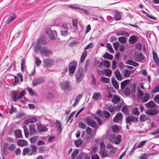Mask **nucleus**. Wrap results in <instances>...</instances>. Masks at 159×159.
Instances as JSON below:
<instances>
[{
	"instance_id": "64",
	"label": "nucleus",
	"mask_w": 159,
	"mask_h": 159,
	"mask_svg": "<svg viewBox=\"0 0 159 159\" xmlns=\"http://www.w3.org/2000/svg\"><path fill=\"white\" fill-rule=\"evenodd\" d=\"M154 100L156 102L159 104V95H156L154 98Z\"/></svg>"
},
{
	"instance_id": "23",
	"label": "nucleus",
	"mask_w": 159,
	"mask_h": 159,
	"mask_svg": "<svg viewBox=\"0 0 159 159\" xmlns=\"http://www.w3.org/2000/svg\"><path fill=\"white\" fill-rule=\"evenodd\" d=\"M111 83L116 89H117L119 88V86L118 84L119 83L116 80L114 77L111 78Z\"/></svg>"
},
{
	"instance_id": "29",
	"label": "nucleus",
	"mask_w": 159,
	"mask_h": 159,
	"mask_svg": "<svg viewBox=\"0 0 159 159\" xmlns=\"http://www.w3.org/2000/svg\"><path fill=\"white\" fill-rule=\"evenodd\" d=\"M87 54V51H84L82 53L81 58H80V62L81 63L83 62L85 59Z\"/></svg>"
},
{
	"instance_id": "26",
	"label": "nucleus",
	"mask_w": 159,
	"mask_h": 159,
	"mask_svg": "<svg viewBox=\"0 0 159 159\" xmlns=\"http://www.w3.org/2000/svg\"><path fill=\"white\" fill-rule=\"evenodd\" d=\"M129 80H125L121 83L120 87L122 89H124L125 87L129 84Z\"/></svg>"
},
{
	"instance_id": "54",
	"label": "nucleus",
	"mask_w": 159,
	"mask_h": 159,
	"mask_svg": "<svg viewBox=\"0 0 159 159\" xmlns=\"http://www.w3.org/2000/svg\"><path fill=\"white\" fill-rule=\"evenodd\" d=\"M79 127L83 129H84L86 128V125L83 122L80 121L79 122Z\"/></svg>"
},
{
	"instance_id": "35",
	"label": "nucleus",
	"mask_w": 159,
	"mask_h": 159,
	"mask_svg": "<svg viewBox=\"0 0 159 159\" xmlns=\"http://www.w3.org/2000/svg\"><path fill=\"white\" fill-rule=\"evenodd\" d=\"M148 117L144 114L141 115L140 116V120L141 121H145L148 120Z\"/></svg>"
},
{
	"instance_id": "62",
	"label": "nucleus",
	"mask_w": 159,
	"mask_h": 159,
	"mask_svg": "<svg viewBox=\"0 0 159 159\" xmlns=\"http://www.w3.org/2000/svg\"><path fill=\"white\" fill-rule=\"evenodd\" d=\"M119 43L118 42H116L113 43V46L115 49L117 50L118 48Z\"/></svg>"
},
{
	"instance_id": "38",
	"label": "nucleus",
	"mask_w": 159,
	"mask_h": 159,
	"mask_svg": "<svg viewBox=\"0 0 159 159\" xmlns=\"http://www.w3.org/2000/svg\"><path fill=\"white\" fill-rule=\"evenodd\" d=\"M103 57L106 59H108L110 60H111L113 59V56L110 54L106 52L103 56Z\"/></svg>"
},
{
	"instance_id": "33",
	"label": "nucleus",
	"mask_w": 159,
	"mask_h": 159,
	"mask_svg": "<svg viewBox=\"0 0 159 159\" xmlns=\"http://www.w3.org/2000/svg\"><path fill=\"white\" fill-rule=\"evenodd\" d=\"M16 17L17 16L16 14H13L7 20V23L9 24L11 23L16 18Z\"/></svg>"
},
{
	"instance_id": "47",
	"label": "nucleus",
	"mask_w": 159,
	"mask_h": 159,
	"mask_svg": "<svg viewBox=\"0 0 159 159\" xmlns=\"http://www.w3.org/2000/svg\"><path fill=\"white\" fill-rule=\"evenodd\" d=\"M119 41L123 43H125L126 42V39L124 37H120L118 38Z\"/></svg>"
},
{
	"instance_id": "8",
	"label": "nucleus",
	"mask_w": 159,
	"mask_h": 159,
	"mask_svg": "<svg viewBox=\"0 0 159 159\" xmlns=\"http://www.w3.org/2000/svg\"><path fill=\"white\" fill-rule=\"evenodd\" d=\"M46 32L49 36L50 39L52 40H54L55 39V35L57 34V32L55 30L52 31L50 29L48 28L46 30Z\"/></svg>"
},
{
	"instance_id": "18",
	"label": "nucleus",
	"mask_w": 159,
	"mask_h": 159,
	"mask_svg": "<svg viewBox=\"0 0 159 159\" xmlns=\"http://www.w3.org/2000/svg\"><path fill=\"white\" fill-rule=\"evenodd\" d=\"M159 112V111L158 109H155L148 110L146 113L149 115L153 116L157 114Z\"/></svg>"
},
{
	"instance_id": "60",
	"label": "nucleus",
	"mask_w": 159,
	"mask_h": 159,
	"mask_svg": "<svg viewBox=\"0 0 159 159\" xmlns=\"http://www.w3.org/2000/svg\"><path fill=\"white\" fill-rule=\"evenodd\" d=\"M133 113L134 114L136 115H139V112L138 111V108H134L133 111Z\"/></svg>"
},
{
	"instance_id": "34",
	"label": "nucleus",
	"mask_w": 159,
	"mask_h": 159,
	"mask_svg": "<svg viewBox=\"0 0 159 159\" xmlns=\"http://www.w3.org/2000/svg\"><path fill=\"white\" fill-rule=\"evenodd\" d=\"M27 90L29 92L30 95L31 96H35L37 94L36 93L34 92L33 89L30 88H27Z\"/></svg>"
},
{
	"instance_id": "44",
	"label": "nucleus",
	"mask_w": 159,
	"mask_h": 159,
	"mask_svg": "<svg viewBox=\"0 0 159 159\" xmlns=\"http://www.w3.org/2000/svg\"><path fill=\"white\" fill-rule=\"evenodd\" d=\"M153 58L156 62H159V59L157 54L156 52H153Z\"/></svg>"
},
{
	"instance_id": "14",
	"label": "nucleus",
	"mask_w": 159,
	"mask_h": 159,
	"mask_svg": "<svg viewBox=\"0 0 159 159\" xmlns=\"http://www.w3.org/2000/svg\"><path fill=\"white\" fill-rule=\"evenodd\" d=\"M111 141L115 142L116 144L120 143L121 140V136L120 135H118L117 137L116 135H113L111 136Z\"/></svg>"
},
{
	"instance_id": "50",
	"label": "nucleus",
	"mask_w": 159,
	"mask_h": 159,
	"mask_svg": "<svg viewBox=\"0 0 159 159\" xmlns=\"http://www.w3.org/2000/svg\"><path fill=\"white\" fill-rule=\"evenodd\" d=\"M104 63V66L107 68H109L110 66V63L109 61L104 60H103Z\"/></svg>"
},
{
	"instance_id": "12",
	"label": "nucleus",
	"mask_w": 159,
	"mask_h": 159,
	"mask_svg": "<svg viewBox=\"0 0 159 159\" xmlns=\"http://www.w3.org/2000/svg\"><path fill=\"white\" fill-rule=\"evenodd\" d=\"M36 126L37 129L39 132H47L48 130L47 127L42 124L37 123Z\"/></svg>"
},
{
	"instance_id": "3",
	"label": "nucleus",
	"mask_w": 159,
	"mask_h": 159,
	"mask_svg": "<svg viewBox=\"0 0 159 159\" xmlns=\"http://www.w3.org/2000/svg\"><path fill=\"white\" fill-rule=\"evenodd\" d=\"M37 152V147L34 145L31 144L29 148H26L23 149L22 154L24 156L26 155L32 156L36 154Z\"/></svg>"
},
{
	"instance_id": "32",
	"label": "nucleus",
	"mask_w": 159,
	"mask_h": 159,
	"mask_svg": "<svg viewBox=\"0 0 159 159\" xmlns=\"http://www.w3.org/2000/svg\"><path fill=\"white\" fill-rule=\"evenodd\" d=\"M120 101V98L118 96L115 95L113 98L112 101L115 103H117Z\"/></svg>"
},
{
	"instance_id": "48",
	"label": "nucleus",
	"mask_w": 159,
	"mask_h": 159,
	"mask_svg": "<svg viewBox=\"0 0 159 159\" xmlns=\"http://www.w3.org/2000/svg\"><path fill=\"white\" fill-rule=\"evenodd\" d=\"M89 63L90 61L88 59H87L85 62V65L84 66L85 72H86L89 66Z\"/></svg>"
},
{
	"instance_id": "17",
	"label": "nucleus",
	"mask_w": 159,
	"mask_h": 159,
	"mask_svg": "<svg viewBox=\"0 0 159 159\" xmlns=\"http://www.w3.org/2000/svg\"><path fill=\"white\" fill-rule=\"evenodd\" d=\"M145 58V57L141 53H138L135 56L136 60L140 62H142Z\"/></svg>"
},
{
	"instance_id": "15",
	"label": "nucleus",
	"mask_w": 159,
	"mask_h": 159,
	"mask_svg": "<svg viewBox=\"0 0 159 159\" xmlns=\"http://www.w3.org/2000/svg\"><path fill=\"white\" fill-rule=\"evenodd\" d=\"M86 135L85 137V138L86 139H91L93 136V131L92 129L88 127L86 129Z\"/></svg>"
},
{
	"instance_id": "51",
	"label": "nucleus",
	"mask_w": 159,
	"mask_h": 159,
	"mask_svg": "<svg viewBox=\"0 0 159 159\" xmlns=\"http://www.w3.org/2000/svg\"><path fill=\"white\" fill-rule=\"evenodd\" d=\"M83 143L81 139H80L77 140L75 142V144L76 147H78L79 146Z\"/></svg>"
},
{
	"instance_id": "61",
	"label": "nucleus",
	"mask_w": 159,
	"mask_h": 159,
	"mask_svg": "<svg viewBox=\"0 0 159 159\" xmlns=\"http://www.w3.org/2000/svg\"><path fill=\"white\" fill-rule=\"evenodd\" d=\"M112 130L114 132H117L119 131V127L117 125H114L112 126Z\"/></svg>"
},
{
	"instance_id": "31",
	"label": "nucleus",
	"mask_w": 159,
	"mask_h": 159,
	"mask_svg": "<svg viewBox=\"0 0 159 159\" xmlns=\"http://www.w3.org/2000/svg\"><path fill=\"white\" fill-rule=\"evenodd\" d=\"M100 81L105 83H110V79L104 76H102L101 78Z\"/></svg>"
},
{
	"instance_id": "22",
	"label": "nucleus",
	"mask_w": 159,
	"mask_h": 159,
	"mask_svg": "<svg viewBox=\"0 0 159 159\" xmlns=\"http://www.w3.org/2000/svg\"><path fill=\"white\" fill-rule=\"evenodd\" d=\"M101 94L98 92H94L93 95V98L96 100H98L102 98Z\"/></svg>"
},
{
	"instance_id": "63",
	"label": "nucleus",
	"mask_w": 159,
	"mask_h": 159,
	"mask_svg": "<svg viewBox=\"0 0 159 159\" xmlns=\"http://www.w3.org/2000/svg\"><path fill=\"white\" fill-rule=\"evenodd\" d=\"M37 137L35 136L32 138H30V140L31 143H34L37 140Z\"/></svg>"
},
{
	"instance_id": "42",
	"label": "nucleus",
	"mask_w": 159,
	"mask_h": 159,
	"mask_svg": "<svg viewBox=\"0 0 159 159\" xmlns=\"http://www.w3.org/2000/svg\"><path fill=\"white\" fill-rule=\"evenodd\" d=\"M131 72L130 70H125L124 71V76L125 77H129L130 75Z\"/></svg>"
},
{
	"instance_id": "25",
	"label": "nucleus",
	"mask_w": 159,
	"mask_h": 159,
	"mask_svg": "<svg viewBox=\"0 0 159 159\" xmlns=\"http://www.w3.org/2000/svg\"><path fill=\"white\" fill-rule=\"evenodd\" d=\"M156 104L152 101H150L146 104V107L148 108H153L155 107Z\"/></svg>"
},
{
	"instance_id": "30",
	"label": "nucleus",
	"mask_w": 159,
	"mask_h": 159,
	"mask_svg": "<svg viewBox=\"0 0 159 159\" xmlns=\"http://www.w3.org/2000/svg\"><path fill=\"white\" fill-rule=\"evenodd\" d=\"M56 126L57 128L59 130V132H61L62 129V128L61 127V123L59 120H57L56 121Z\"/></svg>"
},
{
	"instance_id": "13",
	"label": "nucleus",
	"mask_w": 159,
	"mask_h": 159,
	"mask_svg": "<svg viewBox=\"0 0 159 159\" xmlns=\"http://www.w3.org/2000/svg\"><path fill=\"white\" fill-rule=\"evenodd\" d=\"M125 119L126 122L127 123H129L130 125L132 122H137L138 121V118L137 117L132 116H129L126 117Z\"/></svg>"
},
{
	"instance_id": "2",
	"label": "nucleus",
	"mask_w": 159,
	"mask_h": 159,
	"mask_svg": "<svg viewBox=\"0 0 159 159\" xmlns=\"http://www.w3.org/2000/svg\"><path fill=\"white\" fill-rule=\"evenodd\" d=\"M35 52L39 53V52L42 56L48 57L52 54V52L49 49L44 46H38L35 47Z\"/></svg>"
},
{
	"instance_id": "43",
	"label": "nucleus",
	"mask_w": 159,
	"mask_h": 159,
	"mask_svg": "<svg viewBox=\"0 0 159 159\" xmlns=\"http://www.w3.org/2000/svg\"><path fill=\"white\" fill-rule=\"evenodd\" d=\"M147 142V140H146L141 141L137 145V148H142L143 146L145 145Z\"/></svg>"
},
{
	"instance_id": "6",
	"label": "nucleus",
	"mask_w": 159,
	"mask_h": 159,
	"mask_svg": "<svg viewBox=\"0 0 159 159\" xmlns=\"http://www.w3.org/2000/svg\"><path fill=\"white\" fill-rule=\"evenodd\" d=\"M86 121L87 125L97 130L98 127L96 122L93 119L90 118H87Z\"/></svg>"
},
{
	"instance_id": "58",
	"label": "nucleus",
	"mask_w": 159,
	"mask_h": 159,
	"mask_svg": "<svg viewBox=\"0 0 159 159\" xmlns=\"http://www.w3.org/2000/svg\"><path fill=\"white\" fill-rule=\"evenodd\" d=\"M159 91V84L157 85L152 90L153 93H155Z\"/></svg>"
},
{
	"instance_id": "55",
	"label": "nucleus",
	"mask_w": 159,
	"mask_h": 159,
	"mask_svg": "<svg viewBox=\"0 0 159 159\" xmlns=\"http://www.w3.org/2000/svg\"><path fill=\"white\" fill-rule=\"evenodd\" d=\"M42 61L40 60L39 57H36V64L37 66H39L41 63Z\"/></svg>"
},
{
	"instance_id": "36",
	"label": "nucleus",
	"mask_w": 159,
	"mask_h": 159,
	"mask_svg": "<svg viewBox=\"0 0 159 159\" xmlns=\"http://www.w3.org/2000/svg\"><path fill=\"white\" fill-rule=\"evenodd\" d=\"M127 64L132 65L134 66H139V64L131 60H128L127 61Z\"/></svg>"
},
{
	"instance_id": "39",
	"label": "nucleus",
	"mask_w": 159,
	"mask_h": 159,
	"mask_svg": "<svg viewBox=\"0 0 159 159\" xmlns=\"http://www.w3.org/2000/svg\"><path fill=\"white\" fill-rule=\"evenodd\" d=\"M100 154L101 155V157L102 158L106 157L107 156V153L105 150H100Z\"/></svg>"
},
{
	"instance_id": "45",
	"label": "nucleus",
	"mask_w": 159,
	"mask_h": 159,
	"mask_svg": "<svg viewBox=\"0 0 159 159\" xmlns=\"http://www.w3.org/2000/svg\"><path fill=\"white\" fill-rule=\"evenodd\" d=\"M103 115L104 117L107 119L109 118L110 116V113L107 111L105 110L103 111Z\"/></svg>"
},
{
	"instance_id": "4",
	"label": "nucleus",
	"mask_w": 159,
	"mask_h": 159,
	"mask_svg": "<svg viewBox=\"0 0 159 159\" xmlns=\"http://www.w3.org/2000/svg\"><path fill=\"white\" fill-rule=\"evenodd\" d=\"M138 96L139 98L143 102H147L150 98L148 93H143L139 88L138 89Z\"/></svg>"
},
{
	"instance_id": "27",
	"label": "nucleus",
	"mask_w": 159,
	"mask_h": 159,
	"mask_svg": "<svg viewBox=\"0 0 159 159\" xmlns=\"http://www.w3.org/2000/svg\"><path fill=\"white\" fill-rule=\"evenodd\" d=\"M106 109L111 113H113L115 111V107L111 104L107 107Z\"/></svg>"
},
{
	"instance_id": "41",
	"label": "nucleus",
	"mask_w": 159,
	"mask_h": 159,
	"mask_svg": "<svg viewBox=\"0 0 159 159\" xmlns=\"http://www.w3.org/2000/svg\"><path fill=\"white\" fill-rule=\"evenodd\" d=\"M116 20H120L121 18L120 13L119 12H117L115 15L114 17Z\"/></svg>"
},
{
	"instance_id": "59",
	"label": "nucleus",
	"mask_w": 159,
	"mask_h": 159,
	"mask_svg": "<svg viewBox=\"0 0 159 159\" xmlns=\"http://www.w3.org/2000/svg\"><path fill=\"white\" fill-rule=\"evenodd\" d=\"M78 152L76 150H74L71 154V157L72 159L75 158L78 154Z\"/></svg>"
},
{
	"instance_id": "11",
	"label": "nucleus",
	"mask_w": 159,
	"mask_h": 159,
	"mask_svg": "<svg viewBox=\"0 0 159 159\" xmlns=\"http://www.w3.org/2000/svg\"><path fill=\"white\" fill-rule=\"evenodd\" d=\"M77 62L75 61H74L70 63V64H73L70 66L69 68V74H73L75 71L77 67Z\"/></svg>"
},
{
	"instance_id": "46",
	"label": "nucleus",
	"mask_w": 159,
	"mask_h": 159,
	"mask_svg": "<svg viewBox=\"0 0 159 159\" xmlns=\"http://www.w3.org/2000/svg\"><path fill=\"white\" fill-rule=\"evenodd\" d=\"M105 75L106 76H109L111 75L112 73V71L111 70L108 69H106L104 70Z\"/></svg>"
},
{
	"instance_id": "57",
	"label": "nucleus",
	"mask_w": 159,
	"mask_h": 159,
	"mask_svg": "<svg viewBox=\"0 0 159 159\" xmlns=\"http://www.w3.org/2000/svg\"><path fill=\"white\" fill-rule=\"evenodd\" d=\"M121 111L123 112L125 114H127L128 113V108L125 106L123 107L121 109Z\"/></svg>"
},
{
	"instance_id": "5",
	"label": "nucleus",
	"mask_w": 159,
	"mask_h": 159,
	"mask_svg": "<svg viewBox=\"0 0 159 159\" xmlns=\"http://www.w3.org/2000/svg\"><path fill=\"white\" fill-rule=\"evenodd\" d=\"M84 70L83 68H80L78 69L75 74L76 82L80 83L84 77Z\"/></svg>"
},
{
	"instance_id": "21",
	"label": "nucleus",
	"mask_w": 159,
	"mask_h": 159,
	"mask_svg": "<svg viewBox=\"0 0 159 159\" xmlns=\"http://www.w3.org/2000/svg\"><path fill=\"white\" fill-rule=\"evenodd\" d=\"M18 94L16 91H12L11 93V98L15 102L18 100Z\"/></svg>"
},
{
	"instance_id": "9",
	"label": "nucleus",
	"mask_w": 159,
	"mask_h": 159,
	"mask_svg": "<svg viewBox=\"0 0 159 159\" xmlns=\"http://www.w3.org/2000/svg\"><path fill=\"white\" fill-rule=\"evenodd\" d=\"M45 81L43 78L39 77L34 79L32 81V84L35 87L37 85L41 84Z\"/></svg>"
},
{
	"instance_id": "20",
	"label": "nucleus",
	"mask_w": 159,
	"mask_h": 159,
	"mask_svg": "<svg viewBox=\"0 0 159 159\" xmlns=\"http://www.w3.org/2000/svg\"><path fill=\"white\" fill-rule=\"evenodd\" d=\"M138 41L137 37L135 35H132L129 38V42L131 44H134Z\"/></svg>"
},
{
	"instance_id": "19",
	"label": "nucleus",
	"mask_w": 159,
	"mask_h": 159,
	"mask_svg": "<svg viewBox=\"0 0 159 159\" xmlns=\"http://www.w3.org/2000/svg\"><path fill=\"white\" fill-rule=\"evenodd\" d=\"M37 120V119L35 117H32L24 121V124L26 125H28V124L30 123H34L36 122Z\"/></svg>"
},
{
	"instance_id": "24",
	"label": "nucleus",
	"mask_w": 159,
	"mask_h": 159,
	"mask_svg": "<svg viewBox=\"0 0 159 159\" xmlns=\"http://www.w3.org/2000/svg\"><path fill=\"white\" fill-rule=\"evenodd\" d=\"M115 76L116 79L120 81L122 80V76L118 69L116 70L115 73Z\"/></svg>"
},
{
	"instance_id": "28",
	"label": "nucleus",
	"mask_w": 159,
	"mask_h": 159,
	"mask_svg": "<svg viewBox=\"0 0 159 159\" xmlns=\"http://www.w3.org/2000/svg\"><path fill=\"white\" fill-rule=\"evenodd\" d=\"M27 141L24 140H20L17 142L18 144L20 146H25L27 145Z\"/></svg>"
},
{
	"instance_id": "1",
	"label": "nucleus",
	"mask_w": 159,
	"mask_h": 159,
	"mask_svg": "<svg viewBox=\"0 0 159 159\" xmlns=\"http://www.w3.org/2000/svg\"><path fill=\"white\" fill-rule=\"evenodd\" d=\"M28 127V129L26 126H23L25 137H28L29 134L31 135H33L34 134H36L38 133V131L36 129V126L34 124H30Z\"/></svg>"
},
{
	"instance_id": "7",
	"label": "nucleus",
	"mask_w": 159,
	"mask_h": 159,
	"mask_svg": "<svg viewBox=\"0 0 159 159\" xmlns=\"http://www.w3.org/2000/svg\"><path fill=\"white\" fill-rule=\"evenodd\" d=\"M60 86L61 89L63 91L67 90H70L71 88L70 86V83L69 81H65L60 84Z\"/></svg>"
},
{
	"instance_id": "53",
	"label": "nucleus",
	"mask_w": 159,
	"mask_h": 159,
	"mask_svg": "<svg viewBox=\"0 0 159 159\" xmlns=\"http://www.w3.org/2000/svg\"><path fill=\"white\" fill-rule=\"evenodd\" d=\"M107 48L109 51L111 53H114V50L113 49L111 44L110 43L107 44Z\"/></svg>"
},
{
	"instance_id": "37",
	"label": "nucleus",
	"mask_w": 159,
	"mask_h": 159,
	"mask_svg": "<svg viewBox=\"0 0 159 159\" xmlns=\"http://www.w3.org/2000/svg\"><path fill=\"white\" fill-rule=\"evenodd\" d=\"M14 134L16 137L19 138L21 137L22 134L20 130H16L14 131Z\"/></svg>"
},
{
	"instance_id": "10",
	"label": "nucleus",
	"mask_w": 159,
	"mask_h": 159,
	"mask_svg": "<svg viewBox=\"0 0 159 159\" xmlns=\"http://www.w3.org/2000/svg\"><path fill=\"white\" fill-rule=\"evenodd\" d=\"M54 61L52 58H46L44 59L43 62L44 65L47 67H51L54 64Z\"/></svg>"
},
{
	"instance_id": "16",
	"label": "nucleus",
	"mask_w": 159,
	"mask_h": 159,
	"mask_svg": "<svg viewBox=\"0 0 159 159\" xmlns=\"http://www.w3.org/2000/svg\"><path fill=\"white\" fill-rule=\"evenodd\" d=\"M123 115L120 112L117 113L116 115L114 117L113 120L114 122L118 123L121 121L122 120Z\"/></svg>"
},
{
	"instance_id": "40",
	"label": "nucleus",
	"mask_w": 159,
	"mask_h": 159,
	"mask_svg": "<svg viewBox=\"0 0 159 159\" xmlns=\"http://www.w3.org/2000/svg\"><path fill=\"white\" fill-rule=\"evenodd\" d=\"M26 93L25 90L21 91L20 93L19 96L17 95L18 100L22 98L25 94Z\"/></svg>"
},
{
	"instance_id": "49",
	"label": "nucleus",
	"mask_w": 159,
	"mask_h": 159,
	"mask_svg": "<svg viewBox=\"0 0 159 159\" xmlns=\"http://www.w3.org/2000/svg\"><path fill=\"white\" fill-rule=\"evenodd\" d=\"M25 66V62L24 59H23L21 60V69L22 72L24 71V69Z\"/></svg>"
},
{
	"instance_id": "56",
	"label": "nucleus",
	"mask_w": 159,
	"mask_h": 159,
	"mask_svg": "<svg viewBox=\"0 0 159 159\" xmlns=\"http://www.w3.org/2000/svg\"><path fill=\"white\" fill-rule=\"evenodd\" d=\"M16 148L15 145L14 144H13L8 147V149L11 151H13Z\"/></svg>"
},
{
	"instance_id": "52",
	"label": "nucleus",
	"mask_w": 159,
	"mask_h": 159,
	"mask_svg": "<svg viewBox=\"0 0 159 159\" xmlns=\"http://www.w3.org/2000/svg\"><path fill=\"white\" fill-rule=\"evenodd\" d=\"M143 13L145 15H146V16L148 17L149 18L151 19L154 20H157V19L156 17H154L153 16H151V15H150V14H149L147 12H143Z\"/></svg>"
}]
</instances>
